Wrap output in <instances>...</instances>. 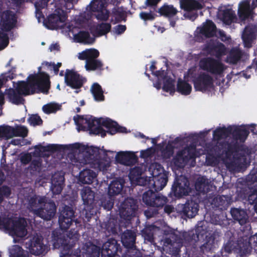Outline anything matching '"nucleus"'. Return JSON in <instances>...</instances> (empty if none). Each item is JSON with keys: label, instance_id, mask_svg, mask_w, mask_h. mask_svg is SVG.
I'll list each match as a JSON object with an SVG mask.
<instances>
[{"label": "nucleus", "instance_id": "1", "mask_svg": "<svg viewBox=\"0 0 257 257\" xmlns=\"http://www.w3.org/2000/svg\"><path fill=\"white\" fill-rule=\"evenodd\" d=\"M77 191L72 189L68 186L65 191V257H79L81 251L79 248L75 250L72 249L78 242L80 235L77 229L79 222L75 215Z\"/></svg>", "mask_w": 257, "mask_h": 257}, {"label": "nucleus", "instance_id": "2", "mask_svg": "<svg viewBox=\"0 0 257 257\" xmlns=\"http://www.w3.org/2000/svg\"><path fill=\"white\" fill-rule=\"evenodd\" d=\"M75 150L74 154L68 155L71 163L74 167L80 169L84 165L89 164L91 168L106 174L110 167V161L100 158L98 150L92 147H80V144L65 145V150Z\"/></svg>", "mask_w": 257, "mask_h": 257}, {"label": "nucleus", "instance_id": "3", "mask_svg": "<svg viewBox=\"0 0 257 257\" xmlns=\"http://www.w3.org/2000/svg\"><path fill=\"white\" fill-rule=\"evenodd\" d=\"M49 84V77L47 74L42 72L31 74L28 77L27 82H18L16 87L18 93L13 89H9L6 90L5 95L12 103L20 104L24 101L22 95H28L39 91L47 93Z\"/></svg>", "mask_w": 257, "mask_h": 257}, {"label": "nucleus", "instance_id": "4", "mask_svg": "<svg viewBox=\"0 0 257 257\" xmlns=\"http://www.w3.org/2000/svg\"><path fill=\"white\" fill-rule=\"evenodd\" d=\"M74 120L79 132L88 130L90 133L100 135L103 138L106 132L111 135L117 133L118 124L109 118H96L92 116L76 115L74 116Z\"/></svg>", "mask_w": 257, "mask_h": 257}, {"label": "nucleus", "instance_id": "5", "mask_svg": "<svg viewBox=\"0 0 257 257\" xmlns=\"http://www.w3.org/2000/svg\"><path fill=\"white\" fill-rule=\"evenodd\" d=\"M11 190L9 187H0V203L3 201L4 197L9 196ZM27 225V221L23 218L13 220L10 218L0 216V228L9 230L12 235L21 237L25 236L27 233L26 228Z\"/></svg>", "mask_w": 257, "mask_h": 257}, {"label": "nucleus", "instance_id": "6", "mask_svg": "<svg viewBox=\"0 0 257 257\" xmlns=\"http://www.w3.org/2000/svg\"><path fill=\"white\" fill-rule=\"evenodd\" d=\"M27 208L34 214L47 220H50L56 212L54 202H46V197L36 195L29 199Z\"/></svg>", "mask_w": 257, "mask_h": 257}, {"label": "nucleus", "instance_id": "7", "mask_svg": "<svg viewBox=\"0 0 257 257\" xmlns=\"http://www.w3.org/2000/svg\"><path fill=\"white\" fill-rule=\"evenodd\" d=\"M142 200L147 206L154 208H148L144 212L147 218H151L159 214V209L165 206L168 201V199L158 192L149 190L143 193Z\"/></svg>", "mask_w": 257, "mask_h": 257}, {"label": "nucleus", "instance_id": "8", "mask_svg": "<svg viewBox=\"0 0 257 257\" xmlns=\"http://www.w3.org/2000/svg\"><path fill=\"white\" fill-rule=\"evenodd\" d=\"M197 157L196 146L192 143L177 152L172 163L177 168H183L190 160H195Z\"/></svg>", "mask_w": 257, "mask_h": 257}, {"label": "nucleus", "instance_id": "9", "mask_svg": "<svg viewBox=\"0 0 257 257\" xmlns=\"http://www.w3.org/2000/svg\"><path fill=\"white\" fill-rule=\"evenodd\" d=\"M199 66L201 70L215 75H220L224 70V65L220 60L210 57L201 59Z\"/></svg>", "mask_w": 257, "mask_h": 257}, {"label": "nucleus", "instance_id": "10", "mask_svg": "<svg viewBox=\"0 0 257 257\" xmlns=\"http://www.w3.org/2000/svg\"><path fill=\"white\" fill-rule=\"evenodd\" d=\"M138 209L137 200L133 198H127L121 204L119 213L120 217L126 222L130 221L136 216Z\"/></svg>", "mask_w": 257, "mask_h": 257}, {"label": "nucleus", "instance_id": "11", "mask_svg": "<svg viewBox=\"0 0 257 257\" xmlns=\"http://www.w3.org/2000/svg\"><path fill=\"white\" fill-rule=\"evenodd\" d=\"M25 245L30 252L34 254H42L47 251V246L43 241V237L37 233L30 236L26 241Z\"/></svg>", "mask_w": 257, "mask_h": 257}, {"label": "nucleus", "instance_id": "12", "mask_svg": "<svg viewBox=\"0 0 257 257\" xmlns=\"http://www.w3.org/2000/svg\"><path fill=\"white\" fill-rule=\"evenodd\" d=\"M251 238L247 235H243L238 238L234 247L227 243L224 246V250L227 253H231L234 249L236 251L243 256L250 253L251 249L250 240Z\"/></svg>", "mask_w": 257, "mask_h": 257}, {"label": "nucleus", "instance_id": "13", "mask_svg": "<svg viewBox=\"0 0 257 257\" xmlns=\"http://www.w3.org/2000/svg\"><path fill=\"white\" fill-rule=\"evenodd\" d=\"M190 191L189 181L187 177L183 176L176 177L172 187V192L175 197L179 198L187 196Z\"/></svg>", "mask_w": 257, "mask_h": 257}, {"label": "nucleus", "instance_id": "14", "mask_svg": "<svg viewBox=\"0 0 257 257\" xmlns=\"http://www.w3.org/2000/svg\"><path fill=\"white\" fill-rule=\"evenodd\" d=\"M44 23L45 26L49 29H61L62 32H63L64 11L62 9H56L53 14L48 17Z\"/></svg>", "mask_w": 257, "mask_h": 257}, {"label": "nucleus", "instance_id": "15", "mask_svg": "<svg viewBox=\"0 0 257 257\" xmlns=\"http://www.w3.org/2000/svg\"><path fill=\"white\" fill-rule=\"evenodd\" d=\"M122 253L121 247L113 238L108 239L102 245L101 257H120Z\"/></svg>", "mask_w": 257, "mask_h": 257}, {"label": "nucleus", "instance_id": "16", "mask_svg": "<svg viewBox=\"0 0 257 257\" xmlns=\"http://www.w3.org/2000/svg\"><path fill=\"white\" fill-rule=\"evenodd\" d=\"M180 5L181 9L186 12L184 16L192 21L198 17L197 13L193 11L202 8L201 4L197 0H180Z\"/></svg>", "mask_w": 257, "mask_h": 257}, {"label": "nucleus", "instance_id": "17", "mask_svg": "<svg viewBox=\"0 0 257 257\" xmlns=\"http://www.w3.org/2000/svg\"><path fill=\"white\" fill-rule=\"evenodd\" d=\"M194 87L196 91L205 92L210 91L213 87V78L208 73L201 72L194 82Z\"/></svg>", "mask_w": 257, "mask_h": 257}, {"label": "nucleus", "instance_id": "18", "mask_svg": "<svg viewBox=\"0 0 257 257\" xmlns=\"http://www.w3.org/2000/svg\"><path fill=\"white\" fill-rule=\"evenodd\" d=\"M203 50L217 58H220L225 55L226 52L225 45L223 43L214 40H210L207 42L204 45Z\"/></svg>", "mask_w": 257, "mask_h": 257}, {"label": "nucleus", "instance_id": "19", "mask_svg": "<svg viewBox=\"0 0 257 257\" xmlns=\"http://www.w3.org/2000/svg\"><path fill=\"white\" fill-rule=\"evenodd\" d=\"M17 22V17L16 14L13 11H4L1 15L0 26L3 31L11 30L16 26Z\"/></svg>", "mask_w": 257, "mask_h": 257}, {"label": "nucleus", "instance_id": "20", "mask_svg": "<svg viewBox=\"0 0 257 257\" xmlns=\"http://www.w3.org/2000/svg\"><path fill=\"white\" fill-rule=\"evenodd\" d=\"M177 210L184 216L189 218L195 217L199 210V205L192 200H188L184 204H179Z\"/></svg>", "mask_w": 257, "mask_h": 257}, {"label": "nucleus", "instance_id": "21", "mask_svg": "<svg viewBox=\"0 0 257 257\" xmlns=\"http://www.w3.org/2000/svg\"><path fill=\"white\" fill-rule=\"evenodd\" d=\"M65 83L73 89H79L83 85V78L73 69L65 70Z\"/></svg>", "mask_w": 257, "mask_h": 257}, {"label": "nucleus", "instance_id": "22", "mask_svg": "<svg viewBox=\"0 0 257 257\" xmlns=\"http://www.w3.org/2000/svg\"><path fill=\"white\" fill-rule=\"evenodd\" d=\"M257 37V25L249 24L246 26L243 32L242 39L246 47L250 48L253 41Z\"/></svg>", "mask_w": 257, "mask_h": 257}, {"label": "nucleus", "instance_id": "23", "mask_svg": "<svg viewBox=\"0 0 257 257\" xmlns=\"http://www.w3.org/2000/svg\"><path fill=\"white\" fill-rule=\"evenodd\" d=\"M116 161L125 166H133L138 161V157L134 153L130 152H120L115 157Z\"/></svg>", "mask_w": 257, "mask_h": 257}, {"label": "nucleus", "instance_id": "24", "mask_svg": "<svg viewBox=\"0 0 257 257\" xmlns=\"http://www.w3.org/2000/svg\"><path fill=\"white\" fill-rule=\"evenodd\" d=\"M230 213L234 223L240 225L245 224L248 220V216L246 210L240 208L232 207Z\"/></svg>", "mask_w": 257, "mask_h": 257}, {"label": "nucleus", "instance_id": "25", "mask_svg": "<svg viewBox=\"0 0 257 257\" xmlns=\"http://www.w3.org/2000/svg\"><path fill=\"white\" fill-rule=\"evenodd\" d=\"M136 234L132 230L127 229L121 236V242L127 250L136 248Z\"/></svg>", "mask_w": 257, "mask_h": 257}, {"label": "nucleus", "instance_id": "26", "mask_svg": "<svg viewBox=\"0 0 257 257\" xmlns=\"http://www.w3.org/2000/svg\"><path fill=\"white\" fill-rule=\"evenodd\" d=\"M249 132L248 129L244 126H231L230 135H232L234 140L237 142L239 141L243 143L247 139Z\"/></svg>", "mask_w": 257, "mask_h": 257}, {"label": "nucleus", "instance_id": "27", "mask_svg": "<svg viewBox=\"0 0 257 257\" xmlns=\"http://www.w3.org/2000/svg\"><path fill=\"white\" fill-rule=\"evenodd\" d=\"M253 10L251 9L250 4L248 2H241L239 5L238 10V15L241 21L253 19Z\"/></svg>", "mask_w": 257, "mask_h": 257}, {"label": "nucleus", "instance_id": "28", "mask_svg": "<svg viewBox=\"0 0 257 257\" xmlns=\"http://www.w3.org/2000/svg\"><path fill=\"white\" fill-rule=\"evenodd\" d=\"M81 195L83 204L87 206L88 209L93 208L94 203L95 193L89 187H84L82 189Z\"/></svg>", "mask_w": 257, "mask_h": 257}, {"label": "nucleus", "instance_id": "29", "mask_svg": "<svg viewBox=\"0 0 257 257\" xmlns=\"http://www.w3.org/2000/svg\"><path fill=\"white\" fill-rule=\"evenodd\" d=\"M232 202V197L230 195H219L215 197L212 201V204L219 210H226Z\"/></svg>", "mask_w": 257, "mask_h": 257}, {"label": "nucleus", "instance_id": "30", "mask_svg": "<svg viewBox=\"0 0 257 257\" xmlns=\"http://www.w3.org/2000/svg\"><path fill=\"white\" fill-rule=\"evenodd\" d=\"M96 176L97 174L94 171L85 169L80 172L78 181L83 184H90L93 183Z\"/></svg>", "mask_w": 257, "mask_h": 257}, {"label": "nucleus", "instance_id": "31", "mask_svg": "<svg viewBox=\"0 0 257 257\" xmlns=\"http://www.w3.org/2000/svg\"><path fill=\"white\" fill-rule=\"evenodd\" d=\"M124 185V180L122 178H118L112 181L108 188V195L110 196H115L119 194Z\"/></svg>", "mask_w": 257, "mask_h": 257}, {"label": "nucleus", "instance_id": "32", "mask_svg": "<svg viewBox=\"0 0 257 257\" xmlns=\"http://www.w3.org/2000/svg\"><path fill=\"white\" fill-rule=\"evenodd\" d=\"M216 33V27L211 21L208 20L200 30V33L206 38L214 36Z\"/></svg>", "mask_w": 257, "mask_h": 257}, {"label": "nucleus", "instance_id": "33", "mask_svg": "<svg viewBox=\"0 0 257 257\" xmlns=\"http://www.w3.org/2000/svg\"><path fill=\"white\" fill-rule=\"evenodd\" d=\"M64 177L55 174L52 177L51 190L53 194H59L62 191L64 186Z\"/></svg>", "mask_w": 257, "mask_h": 257}, {"label": "nucleus", "instance_id": "34", "mask_svg": "<svg viewBox=\"0 0 257 257\" xmlns=\"http://www.w3.org/2000/svg\"><path fill=\"white\" fill-rule=\"evenodd\" d=\"M84 248L87 257H99L101 255V248L91 242L85 243Z\"/></svg>", "mask_w": 257, "mask_h": 257}, {"label": "nucleus", "instance_id": "35", "mask_svg": "<svg viewBox=\"0 0 257 257\" xmlns=\"http://www.w3.org/2000/svg\"><path fill=\"white\" fill-rule=\"evenodd\" d=\"M74 41L84 44H93L95 38L91 37L88 32L81 31L77 34L73 35Z\"/></svg>", "mask_w": 257, "mask_h": 257}, {"label": "nucleus", "instance_id": "36", "mask_svg": "<svg viewBox=\"0 0 257 257\" xmlns=\"http://www.w3.org/2000/svg\"><path fill=\"white\" fill-rule=\"evenodd\" d=\"M176 91L182 95H188L191 92L192 86L187 81L178 78Z\"/></svg>", "mask_w": 257, "mask_h": 257}, {"label": "nucleus", "instance_id": "37", "mask_svg": "<svg viewBox=\"0 0 257 257\" xmlns=\"http://www.w3.org/2000/svg\"><path fill=\"white\" fill-rule=\"evenodd\" d=\"M242 56V53L240 50L233 48L227 56L226 62L229 64H236L240 60Z\"/></svg>", "mask_w": 257, "mask_h": 257}, {"label": "nucleus", "instance_id": "38", "mask_svg": "<svg viewBox=\"0 0 257 257\" xmlns=\"http://www.w3.org/2000/svg\"><path fill=\"white\" fill-rule=\"evenodd\" d=\"M231 130V126H229L227 127H218L213 132V139L215 140L218 141L221 140L222 139L226 138L230 135Z\"/></svg>", "mask_w": 257, "mask_h": 257}, {"label": "nucleus", "instance_id": "39", "mask_svg": "<svg viewBox=\"0 0 257 257\" xmlns=\"http://www.w3.org/2000/svg\"><path fill=\"white\" fill-rule=\"evenodd\" d=\"M158 13L161 16L171 18L177 14L178 11L173 5H164L159 9Z\"/></svg>", "mask_w": 257, "mask_h": 257}, {"label": "nucleus", "instance_id": "40", "mask_svg": "<svg viewBox=\"0 0 257 257\" xmlns=\"http://www.w3.org/2000/svg\"><path fill=\"white\" fill-rule=\"evenodd\" d=\"M90 91L93 94L94 100L96 101H102L104 100L103 91L101 86L97 83H94L91 86Z\"/></svg>", "mask_w": 257, "mask_h": 257}, {"label": "nucleus", "instance_id": "41", "mask_svg": "<svg viewBox=\"0 0 257 257\" xmlns=\"http://www.w3.org/2000/svg\"><path fill=\"white\" fill-rule=\"evenodd\" d=\"M111 29V25L110 23H101L97 24L93 32L97 36H102L108 33Z\"/></svg>", "mask_w": 257, "mask_h": 257}, {"label": "nucleus", "instance_id": "42", "mask_svg": "<svg viewBox=\"0 0 257 257\" xmlns=\"http://www.w3.org/2000/svg\"><path fill=\"white\" fill-rule=\"evenodd\" d=\"M239 145L237 142L232 141L230 143H227V147L225 150V154L226 158H231L233 153L238 152L239 151Z\"/></svg>", "mask_w": 257, "mask_h": 257}, {"label": "nucleus", "instance_id": "43", "mask_svg": "<svg viewBox=\"0 0 257 257\" xmlns=\"http://www.w3.org/2000/svg\"><path fill=\"white\" fill-rule=\"evenodd\" d=\"M53 245L54 248H64V235L63 234H58V232L55 231L53 233Z\"/></svg>", "mask_w": 257, "mask_h": 257}, {"label": "nucleus", "instance_id": "44", "mask_svg": "<svg viewBox=\"0 0 257 257\" xmlns=\"http://www.w3.org/2000/svg\"><path fill=\"white\" fill-rule=\"evenodd\" d=\"M87 70L94 71L96 70H103V64L101 61L97 59L94 60H88L85 64Z\"/></svg>", "mask_w": 257, "mask_h": 257}, {"label": "nucleus", "instance_id": "45", "mask_svg": "<svg viewBox=\"0 0 257 257\" xmlns=\"http://www.w3.org/2000/svg\"><path fill=\"white\" fill-rule=\"evenodd\" d=\"M153 181V186L155 190L162 189L166 185L168 178L165 175L162 174L154 177Z\"/></svg>", "mask_w": 257, "mask_h": 257}, {"label": "nucleus", "instance_id": "46", "mask_svg": "<svg viewBox=\"0 0 257 257\" xmlns=\"http://www.w3.org/2000/svg\"><path fill=\"white\" fill-rule=\"evenodd\" d=\"M158 146L160 148L163 159H168L172 156L174 153V147L172 144L168 143L165 148H163V145H162L161 144Z\"/></svg>", "mask_w": 257, "mask_h": 257}, {"label": "nucleus", "instance_id": "47", "mask_svg": "<svg viewBox=\"0 0 257 257\" xmlns=\"http://www.w3.org/2000/svg\"><path fill=\"white\" fill-rule=\"evenodd\" d=\"M14 127L9 126L0 127V138L8 140L14 137Z\"/></svg>", "mask_w": 257, "mask_h": 257}, {"label": "nucleus", "instance_id": "48", "mask_svg": "<svg viewBox=\"0 0 257 257\" xmlns=\"http://www.w3.org/2000/svg\"><path fill=\"white\" fill-rule=\"evenodd\" d=\"M106 0H92L87 9L89 11H95L101 10L106 7Z\"/></svg>", "mask_w": 257, "mask_h": 257}, {"label": "nucleus", "instance_id": "49", "mask_svg": "<svg viewBox=\"0 0 257 257\" xmlns=\"http://www.w3.org/2000/svg\"><path fill=\"white\" fill-rule=\"evenodd\" d=\"M236 18L234 12L231 9H226L223 11L222 14V21L227 24H231Z\"/></svg>", "mask_w": 257, "mask_h": 257}, {"label": "nucleus", "instance_id": "50", "mask_svg": "<svg viewBox=\"0 0 257 257\" xmlns=\"http://www.w3.org/2000/svg\"><path fill=\"white\" fill-rule=\"evenodd\" d=\"M62 105L55 102H50L44 105L42 109L47 114L55 113L57 111L61 109Z\"/></svg>", "mask_w": 257, "mask_h": 257}, {"label": "nucleus", "instance_id": "51", "mask_svg": "<svg viewBox=\"0 0 257 257\" xmlns=\"http://www.w3.org/2000/svg\"><path fill=\"white\" fill-rule=\"evenodd\" d=\"M113 196L103 197L100 199V205L105 210L110 211L113 207L114 205V199Z\"/></svg>", "mask_w": 257, "mask_h": 257}, {"label": "nucleus", "instance_id": "52", "mask_svg": "<svg viewBox=\"0 0 257 257\" xmlns=\"http://www.w3.org/2000/svg\"><path fill=\"white\" fill-rule=\"evenodd\" d=\"M163 89L164 91L170 92V94L173 95L175 91L174 80L171 78L166 79L164 82Z\"/></svg>", "mask_w": 257, "mask_h": 257}, {"label": "nucleus", "instance_id": "53", "mask_svg": "<svg viewBox=\"0 0 257 257\" xmlns=\"http://www.w3.org/2000/svg\"><path fill=\"white\" fill-rule=\"evenodd\" d=\"M143 173V168L141 167H135L131 169L128 177L131 182L138 179V178L142 176Z\"/></svg>", "mask_w": 257, "mask_h": 257}, {"label": "nucleus", "instance_id": "54", "mask_svg": "<svg viewBox=\"0 0 257 257\" xmlns=\"http://www.w3.org/2000/svg\"><path fill=\"white\" fill-rule=\"evenodd\" d=\"M10 257H25L24 250L19 245H14L10 249Z\"/></svg>", "mask_w": 257, "mask_h": 257}, {"label": "nucleus", "instance_id": "55", "mask_svg": "<svg viewBox=\"0 0 257 257\" xmlns=\"http://www.w3.org/2000/svg\"><path fill=\"white\" fill-rule=\"evenodd\" d=\"M14 137L25 138L27 136L28 129L24 126L18 125L14 127Z\"/></svg>", "mask_w": 257, "mask_h": 257}, {"label": "nucleus", "instance_id": "56", "mask_svg": "<svg viewBox=\"0 0 257 257\" xmlns=\"http://www.w3.org/2000/svg\"><path fill=\"white\" fill-rule=\"evenodd\" d=\"M91 12H97L96 17L98 20L106 21L109 18V12L105 8L98 11H90Z\"/></svg>", "mask_w": 257, "mask_h": 257}, {"label": "nucleus", "instance_id": "57", "mask_svg": "<svg viewBox=\"0 0 257 257\" xmlns=\"http://www.w3.org/2000/svg\"><path fill=\"white\" fill-rule=\"evenodd\" d=\"M42 66L44 68H47L50 70H53L55 74H57L58 72L59 69L61 66V63H58L57 64H55L52 63L44 62L42 64Z\"/></svg>", "mask_w": 257, "mask_h": 257}, {"label": "nucleus", "instance_id": "58", "mask_svg": "<svg viewBox=\"0 0 257 257\" xmlns=\"http://www.w3.org/2000/svg\"><path fill=\"white\" fill-rule=\"evenodd\" d=\"M122 257H143L142 252L136 248L127 249L126 253Z\"/></svg>", "mask_w": 257, "mask_h": 257}, {"label": "nucleus", "instance_id": "59", "mask_svg": "<svg viewBox=\"0 0 257 257\" xmlns=\"http://www.w3.org/2000/svg\"><path fill=\"white\" fill-rule=\"evenodd\" d=\"M142 232L146 239L150 241H151L154 239V232L150 227L144 228Z\"/></svg>", "mask_w": 257, "mask_h": 257}, {"label": "nucleus", "instance_id": "60", "mask_svg": "<svg viewBox=\"0 0 257 257\" xmlns=\"http://www.w3.org/2000/svg\"><path fill=\"white\" fill-rule=\"evenodd\" d=\"M9 43V39L7 34L0 32V50L4 49Z\"/></svg>", "mask_w": 257, "mask_h": 257}, {"label": "nucleus", "instance_id": "61", "mask_svg": "<svg viewBox=\"0 0 257 257\" xmlns=\"http://www.w3.org/2000/svg\"><path fill=\"white\" fill-rule=\"evenodd\" d=\"M87 60H94L99 57V52L95 49H87Z\"/></svg>", "mask_w": 257, "mask_h": 257}, {"label": "nucleus", "instance_id": "62", "mask_svg": "<svg viewBox=\"0 0 257 257\" xmlns=\"http://www.w3.org/2000/svg\"><path fill=\"white\" fill-rule=\"evenodd\" d=\"M28 121L32 125L35 126L42 123V120L38 115H32L28 119Z\"/></svg>", "mask_w": 257, "mask_h": 257}, {"label": "nucleus", "instance_id": "63", "mask_svg": "<svg viewBox=\"0 0 257 257\" xmlns=\"http://www.w3.org/2000/svg\"><path fill=\"white\" fill-rule=\"evenodd\" d=\"M199 73H198L194 68H190L187 71V76L188 77H189L193 84H194V82H195L197 78V77L199 76Z\"/></svg>", "mask_w": 257, "mask_h": 257}, {"label": "nucleus", "instance_id": "64", "mask_svg": "<svg viewBox=\"0 0 257 257\" xmlns=\"http://www.w3.org/2000/svg\"><path fill=\"white\" fill-rule=\"evenodd\" d=\"M151 180L148 178L147 177H142L140 176L138 179L135 180L133 182L136 183L137 185L139 186H146L150 184Z\"/></svg>", "mask_w": 257, "mask_h": 257}]
</instances>
